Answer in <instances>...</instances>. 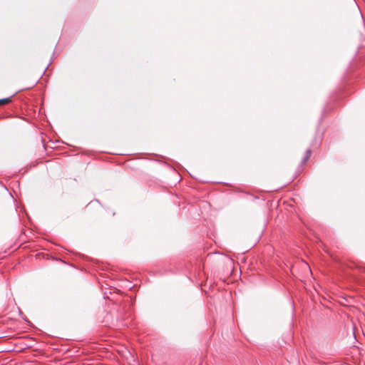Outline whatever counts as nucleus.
I'll use <instances>...</instances> for the list:
<instances>
[{
    "instance_id": "nucleus-3",
    "label": "nucleus",
    "mask_w": 365,
    "mask_h": 365,
    "mask_svg": "<svg viewBox=\"0 0 365 365\" xmlns=\"http://www.w3.org/2000/svg\"><path fill=\"white\" fill-rule=\"evenodd\" d=\"M359 13H360V16H361V18H363L362 14L360 11H359Z\"/></svg>"
},
{
    "instance_id": "nucleus-1",
    "label": "nucleus",
    "mask_w": 365,
    "mask_h": 365,
    "mask_svg": "<svg viewBox=\"0 0 365 365\" xmlns=\"http://www.w3.org/2000/svg\"><path fill=\"white\" fill-rule=\"evenodd\" d=\"M311 155V150L309 148L306 150L305 155L302 159V163L304 164L308 160Z\"/></svg>"
},
{
    "instance_id": "nucleus-2",
    "label": "nucleus",
    "mask_w": 365,
    "mask_h": 365,
    "mask_svg": "<svg viewBox=\"0 0 365 365\" xmlns=\"http://www.w3.org/2000/svg\"><path fill=\"white\" fill-rule=\"evenodd\" d=\"M11 97L0 99V105L6 104V103L11 102Z\"/></svg>"
}]
</instances>
